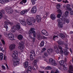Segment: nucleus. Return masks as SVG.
<instances>
[{"label": "nucleus", "mask_w": 73, "mask_h": 73, "mask_svg": "<svg viewBox=\"0 0 73 73\" xmlns=\"http://www.w3.org/2000/svg\"><path fill=\"white\" fill-rule=\"evenodd\" d=\"M24 43L23 42H20L19 44V46L18 47V48L20 49H21V51L22 52H23L24 49H25V48H24Z\"/></svg>", "instance_id": "obj_3"}, {"label": "nucleus", "mask_w": 73, "mask_h": 73, "mask_svg": "<svg viewBox=\"0 0 73 73\" xmlns=\"http://www.w3.org/2000/svg\"><path fill=\"white\" fill-rule=\"evenodd\" d=\"M70 70L69 71V72L70 73H73V72H72L71 71L73 72V67L72 65H70L69 67Z\"/></svg>", "instance_id": "obj_15"}, {"label": "nucleus", "mask_w": 73, "mask_h": 73, "mask_svg": "<svg viewBox=\"0 0 73 73\" xmlns=\"http://www.w3.org/2000/svg\"><path fill=\"white\" fill-rule=\"evenodd\" d=\"M21 73H28V70H27L26 71H25L22 72Z\"/></svg>", "instance_id": "obj_52"}, {"label": "nucleus", "mask_w": 73, "mask_h": 73, "mask_svg": "<svg viewBox=\"0 0 73 73\" xmlns=\"http://www.w3.org/2000/svg\"><path fill=\"white\" fill-rule=\"evenodd\" d=\"M64 54L65 55L67 56V55H68V54H69V52L67 51H65L64 52Z\"/></svg>", "instance_id": "obj_40"}, {"label": "nucleus", "mask_w": 73, "mask_h": 73, "mask_svg": "<svg viewBox=\"0 0 73 73\" xmlns=\"http://www.w3.org/2000/svg\"><path fill=\"white\" fill-rule=\"evenodd\" d=\"M47 51H48L49 53H51V52H52V49H48L47 50Z\"/></svg>", "instance_id": "obj_44"}, {"label": "nucleus", "mask_w": 73, "mask_h": 73, "mask_svg": "<svg viewBox=\"0 0 73 73\" xmlns=\"http://www.w3.org/2000/svg\"><path fill=\"white\" fill-rule=\"evenodd\" d=\"M58 44H59V45H63V44H64V42H62V41H61L60 40L58 41Z\"/></svg>", "instance_id": "obj_34"}, {"label": "nucleus", "mask_w": 73, "mask_h": 73, "mask_svg": "<svg viewBox=\"0 0 73 73\" xmlns=\"http://www.w3.org/2000/svg\"><path fill=\"white\" fill-rule=\"evenodd\" d=\"M4 57V54L2 52L0 53V60H3Z\"/></svg>", "instance_id": "obj_20"}, {"label": "nucleus", "mask_w": 73, "mask_h": 73, "mask_svg": "<svg viewBox=\"0 0 73 73\" xmlns=\"http://www.w3.org/2000/svg\"><path fill=\"white\" fill-rule=\"evenodd\" d=\"M29 11V10H25L21 11V15H24L25 13H27V12H28Z\"/></svg>", "instance_id": "obj_16"}, {"label": "nucleus", "mask_w": 73, "mask_h": 73, "mask_svg": "<svg viewBox=\"0 0 73 73\" xmlns=\"http://www.w3.org/2000/svg\"><path fill=\"white\" fill-rule=\"evenodd\" d=\"M36 19L38 23H40V22L41 21V17L40 15H37L36 17Z\"/></svg>", "instance_id": "obj_13"}, {"label": "nucleus", "mask_w": 73, "mask_h": 73, "mask_svg": "<svg viewBox=\"0 0 73 73\" xmlns=\"http://www.w3.org/2000/svg\"><path fill=\"white\" fill-rule=\"evenodd\" d=\"M56 38H58V36H54L53 38L54 39H55Z\"/></svg>", "instance_id": "obj_55"}, {"label": "nucleus", "mask_w": 73, "mask_h": 73, "mask_svg": "<svg viewBox=\"0 0 73 73\" xmlns=\"http://www.w3.org/2000/svg\"><path fill=\"white\" fill-rule=\"evenodd\" d=\"M23 36L21 35H19L18 36V38L19 40H22V39H23Z\"/></svg>", "instance_id": "obj_26"}, {"label": "nucleus", "mask_w": 73, "mask_h": 73, "mask_svg": "<svg viewBox=\"0 0 73 73\" xmlns=\"http://www.w3.org/2000/svg\"><path fill=\"white\" fill-rule=\"evenodd\" d=\"M57 12L58 13H61V10L58 9L57 11Z\"/></svg>", "instance_id": "obj_56"}, {"label": "nucleus", "mask_w": 73, "mask_h": 73, "mask_svg": "<svg viewBox=\"0 0 73 73\" xmlns=\"http://www.w3.org/2000/svg\"><path fill=\"white\" fill-rule=\"evenodd\" d=\"M23 1V3L25 4V3H27V0H22Z\"/></svg>", "instance_id": "obj_53"}, {"label": "nucleus", "mask_w": 73, "mask_h": 73, "mask_svg": "<svg viewBox=\"0 0 73 73\" xmlns=\"http://www.w3.org/2000/svg\"><path fill=\"white\" fill-rule=\"evenodd\" d=\"M64 66V67L63 68V70H67V68H66V67H65V66Z\"/></svg>", "instance_id": "obj_59"}, {"label": "nucleus", "mask_w": 73, "mask_h": 73, "mask_svg": "<svg viewBox=\"0 0 73 73\" xmlns=\"http://www.w3.org/2000/svg\"><path fill=\"white\" fill-rule=\"evenodd\" d=\"M38 62V60L37 59H36V60H34V66L33 67V69L35 70L36 69V68H35V66L36 67V69H37V63Z\"/></svg>", "instance_id": "obj_7"}, {"label": "nucleus", "mask_w": 73, "mask_h": 73, "mask_svg": "<svg viewBox=\"0 0 73 73\" xmlns=\"http://www.w3.org/2000/svg\"><path fill=\"white\" fill-rule=\"evenodd\" d=\"M12 56L13 58V60L14 61V66H17L18 64H19V61H20V59L17 57V56H18V52L17 51H13Z\"/></svg>", "instance_id": "obj_1"}, {"label": "nucleus", "mask_w": 73, "mask_h": 73, "mask_svg": "<svg viewBox=\"0 0 73 73\" xmlns=\"http://www.w3.org/2000/svg\"><path fill=\"white\" fill-rule=\"evenodd\" d=\"M49 62H51L52 64L53 62H54V60H53L52 58H50L49 60Z\"/></svg>", "instance_id": "obj_37"}, {"label": "nucleus", "mask_w": 73, "mask_h": 73, "mask_svg": "<svg viewBox=\"0 0 73 73\" xmlns=\"http://www.w3.org/2000/svg\"><path fill=\"white\" fill-rule=\"evenodd\" d=\"M46 17H47V16L45 15H44L43 16V19H46Z\"/></svg>", "instance_id": "obj_62"}, {"label": "nucleus", "mask_w": 73, "mask_h": 73, "mask_svg": "<svg viewBox=\"0 0 73 73\" xmlns=\"http://www.w3.org/2000/svg\"><path fill=\"white\" fill-rule=\"evenodd\" d=\"M50 18L52 20H55L56 19V16L54 13H52L50 15Z\"/></svg>", "instance_id": "obj_14"}, {"label": "nucleus", "mask_w": 73, "mask_h": 73, "mask_svg": "<svg viewBox=\"0 0 73 73\" xmlns=\"http://www.w3.org/2000/svg\"><path fill=\"white\" fill-rule=\"evenodd\" d=\"M1 41L3 43V44L4 45H5V41L3 39H1Z\"/></svg>", "instance_id": "obj_45"}, {"label": "nucleus", "mask_w": 73, "mask_h": 73, "mask_svg": "<svg viewBox=\"0 0 73 73\" xmlns=\"http://www.w3.org/2000/svg\"><path fill=\"white\" fill-rule=\"evenodd\" d=\"M4 28L5 29L6 31H8V25L5 24L4 25Z\"/></svg>", "instance_id": "obj_27"}, {"label": "nucleus", "mask_w": 73, "mask_h": 73, "mask_svg": "<svg viewBox=\"0 0 73 73\" xmlns=\"http://www.w3.org/2000/svg\"><path fill=\"white\" fill-rule=\"evenodd\" d=\"M28 70L29 71L31 72V71L32 70V66H29L28 68Z\"/></svg>", "instance_id": "obj_36"}, {"label": "nucleus", "mask_w": 73, "mask_h": 73, "mask_svg": "<svg viewBox=\"0 0 73 73\" xmlns=\"http://www.w3.org/2000/svg\"><path fill=\"white\" fill-rule=\"evenodd\" d=\"M27 23L28 25H31L32 24V22L29 19L27 20Z\"/></svg>", "instance_id": "obj_21"}, {"label": "nucleus", "mask_w": 73, "mask_h": 73, "mask_svg": "<svg viewBox=\"0 0 73 73\" xmlns=\"http://www.w3.org/2000/svg\"><path fill=\"white\" fill-rule=\"evenodd\" d=\"M3 48H1V47H0V50H1V51H2V50H3Z\"/></svg>", "instance_id": "obj_63"}, {"label": "nucleus", "mask_w": 73, "mask_h": 73, "mask_svg": "<svg viewBox=\"0 0 73 73\" xmlns=\"http://www.w3.org/2000/svg\"><path fill=\"white\" fill-rule=\"evenodd\" d=\"M9 1V0H5V3H8Z\"/></svg>", "instance_id": "obj_60"}, {"label": "nucleus", "mask_w": 73, "mask_h": 73, "mask_svg": "<svg viewBox=\"0 0 73 73\" xmlns=\"http://www.w3.org/2000/svg\"><path fill=\"white\" fill-rule=\"evenodd\" d=\"M44 13L45 14V15H46V16H48V15H49V12L48 11L45 12Z\"/></svg>", "instance_id": "obj_39"}, {"label": "nucleus", "mask_w": 73, "mask_h": 73, "mask_svg": "<svg viewBox=\"0 0 73 73\" xmlns=\"http://www.w3.org/2000/svg\"><path fill=\"white\" fill-rule=\"evenodd\" d=\"M65 49H64V50L66 51H67V49H68V47H67V46H66L65 47Z\"/></svg>", "instance_id": "obj_50"}, {"label": "nucleus", "mask_w": 73, "mask_h": 73, "mask_svg": "<svg viewBox=\"0 0 73 73\" xmlns=\"http://www.w3.org/2000/svg\"><path fill=\"white\" fill-rule=\"evenodd\" d=\"M3 17V14H2V13L0 12V19H1Z\"/></svg>", "instance_id": "obj_43"}, {"label": "nucleus", "mask_w": 73, "mask_h": 73, "mask_svg": "<svg viewBox=\"0 0 73 73\" xmlns=\"http://www.w3.org/2000/svg\"><path fill=\"white\" fill-rule=\"evenodd\" d=\"M61 19L62 20V21H63V20L64 21H66V23H69V22H70V20L69 19H66L64 18L62 16V19Z\"/></svg>", "instance_id": "obj_12"}, {"label": "nucleus", "mask_w": 73, "mask_h": 73, "mask_svg": "<svg viewBox=\"0 0 73 73\" xmlns=\"http://www.w3.org/2000/svg\"><path fill=\"white\" fill-rule=\"evenodd\" d=\"M20 23L22 25L24 26L26 25L27 24V23L25 21H21L20 22Z\"/></svg>", "instance_id": "obj_22"}, {"label": "nucleus", "mask_w": 73, "mask_h": 73, "mask_svg": "<svg viewBox=\"0 0 73 73\" xmlns=\"http://www.w3.org/2000/svg\"><path fill=\"white\" fill-rule=\"evenodd\" d=\"M0 3L1 4H5V2L4 0H0Z\"/></svg>", "instance_id": "obj_33"}, {"label": "nucleus", "mask_w": 73, "mask_h": 73, "mask_svg": "<svg viewBox=\"0 0 73 73\" xmlns=\"http://www.w3.org/2000/svg\"><path fill=\"white\" fill-rule=\"evenodd\" d=\"M6 11L8 13H12V10L11 9H7L6 10Z\"/></svg>", "instance_id": "obj_18"}, {"label": "nucleus", "mask_w": 73, "mask_h": 73, "mask_svg": "<svg viewBox=\"0 0 73 73\" xmlns=\"http://www.w3.org/2000/svg\"><path fill=\"white\" fill-rule=\"evenodd\" d=\"M70 5L69 4L67 5L66 6V7L67 9H68L69 11H72V9L70 8Z\"/></svg>", "instance_id": "obj_29"}, {"label": "nucleus", "mask_w": 73, "mask_h": 73, "mask_svg": "<svg viewBox=\"0 0 73 73\" xmlns=\"http://www.w3.org/2000/svg\"><path fill=\"white\" fill-rule=\"evenodd\" d=\"M5 24H10V25H12V23L10 21L8 20H7L5 22Z\"/></svg>", "instance_id": "obj_28"}, {"label": "nucleus", "mask_w": 73, "mask_h": 73, "mask_svg": "<svg viewBox=\"0 0 73 73\" xmlns=\"http://www.w3.org/2000/svg\"><path fill=\"white\" fill-rule=\"evenodd\" d=\"M60 5L59 4H58L56 5V7L57 9H59V8H60Z\"/></svg>", "instance_id": "obj_41"}, {"label": "nucleus", "mask_w": 73, "mask_h": 73, "mask_svg": "<svg viewBox=\"0 0 73 73\" xmlns=\"http://www.w3.org/2000/svg\"><path fill=\"white\" fill-rule=\"evenodd\" d=\"M59 36H60V37L62 38H64V37H65V36L62 34H60Z\"/></svg>", "instance_id": "obj_38"}, {"label": "nucleus", "mask_w": 73, "mask_h": 73, "mask_svg": "<svg viewBox=\"0 0 73 73\" xmlns=\"http://www.w3.org/2000/svg\"><path fill=\"white\" fill-rule=\"evenodd\" d=\"M16 45L15 44H11L9 46V49L11 51L15 48Z\"/></svg>", "instance_id": "obj_9"}, {"label": "nucleus", "mask_w": 73, "mask_h": 73, "mask_svg": "<svg viewBox=\"0 0 73 73\" xmlns=\"http://www.w3.org/2000/svg\"><path fill=\"white\" fill-rule=\"evenodd\" d=\"M2 68L3 69H5V67L4 66L2 65L1 66Z\"/></svg>", "instance_id": "obj_54"}, {"label": "nucleus", "mask_w": 73, "mask_h": 73, "mask_svg": "<svg viewBox=\"0 0 73 73\" xmlns=\"http://www.w3.org/2000/svg\"><path fill=\"white\" fill-rule=\"evenodd\" d=\"M57 21L58 22V27L60 28H62L63 27V23L62 21V20L61 19H57Z\"/></svg>", "instance_id": "obj_5"}, {"label": "nucleus", "mask_w": 73, "mask_h": 73, "mask_svg": "<svg viewBox=\"0 0 73 73\" xmlns=\"http://www.w3.org/2000/svg\"><path fill=\"white\" fill-rule=\"evenodd\" d=\"M35 29L34 28H32L31 29V30L29 31V34H30L32 33H33V36L34 37H36V33L35 32Z\"/></svg>", "instance_id": "obj_4"}, {"label": "nucleus", "mask_w": 73, "mask_h": 73, "mask_svg": "<svg viewBox=\"0 0 73 73\" xmlns=\"http://www.w3.org/2000/svg\"><path fill=\"white\" fill-rule=\"evenodd\" d=\"M51 64H52V65L54 66L56 65H57V63H56V62H55V60H54V62H52L51 63Z\"/></svg>", "instance_id": "obj_42"}, {"label": "nucleus", "mask_w": 73, "mask_h": 73, "mask_svg": "<svg viewBox=\"0 0 73 73\" xmlns=\"http://www.w3.org/2000/svg\"><path fill=\"white\" fill-rule=\"evenodd\" d=\"M68 15H69V12L67 11H65L64 15V16H65V17H68Z\"/></svg>", "instance_id": "obj_24"}, {"label": "nucleus", "mask_w": 73, "mask_h": 73, "mask_svg": "<svg viewBox=\"0 0 73 73\" xmlns=\"http://www.w3.org/2000/svg\"><path fill=\"white\" fill-rule=\"evenodd\" d=\"M59 64L60 65H62L63 64H64V60H61L59 62Z\"/></svg>", "instance_id": "obj_35"}, {"label": "nucleus", "mask_w": 73, "mask_h": 73, "mask_svg": "<svg viewBox=\"0 0 73 73\" xmlns=\"http://www.w3.org/2000/svg\"><path fill=\"white\" fill-rule=\"evenodd\" d=\"M37 11V8L36 6H34L32 9L31 12L33 13H35Z\"/></svg>", "instance_id": "obj_11"}, {"label": "nucleus", "mask_w": 73, "mask_h": 73, "mask_svg": "<svg viewBox=\"0 0 73 73\" xmlns=\"http://www.w3.org/2000/svg\"><path fill=\"white\" fill-rule=\"evenodd\" d=\"M42 34L43 35H45V36H48V33L45 30H43L41 31Z\"/></svg>", "instance_id": "obj_10"}, {"label": "nucleus", "mask_w": 73, "mask_h": 73, "mask_svg": "<svg viewBox=\"0 0 73 73\" xmlns=\"http://www.w3.org/2000/svg\"><path fill=\"white\" fill-rule=\"evenodd\" d=\"M3 59L5 60H7V57L6 56H5V55L4 56V58H3Z\"/></svg>", "instance_id": "obj_58"}, {"label": "nucleus", "mask_w": 73, "mask_h": 73, "mask_svg": "<svg viewBox=\"0 0 73 73\" xmlns=\"http://www.w3.org/2000/svg\"><path fill=\"white\" fill-rule=\"evenodd\" d=\"M56 53H60V50L58 49H57L56 51Z\"/></svg>", "instance_id": "obj_51"}, {"label": "nucleus", "mask_w": 73, "mask_h": 73, "mask_svg": "<svg viewBox=\"0 0 73 73\" xmlns=\"http://www.w3.org/2000/svg\"><path fill=\"white\" fill-rule=\"evenodd\" d=\"M15 31L16 30L15 29V26L13 27L11 30V32L13 33L15 32Z\"/></svg>", "instance_id": "obj_25"}, {"label": "nucleus", "mask_w": 73, "mask_h": 73, "mask_svg": "<svg viewBox=\"0 0 73 73\" xmlns=\"http://www.w3.org/2000/svg\"><path fill=\"white\" fill-rule=\"evenodd\" d=\"M70 14L71 15H73V11H70Z\"/></svg>", "instance_id": "obj_57"}, {"label": "nucleus", "mask_w": 73, "mask_h": 73, "mask_svg": "<svg viewBox=\"0 0 73 73\" xmlns=\"http://www.w3.org/2000/svg\"><path fill=\"white\" fill-rule=\"evenodd\" d=\"M31 54L30 55V59L31 60H33L34 58H33V56H35V54L34 51L32 50L30 52Z\"/></svg>", "instance_id": "obj_6"}, {"label": "nucleus", "mask_w": 73, "mask_h": 73, "mask_svg": "<svg viewBox=\"0 0 73 73\" xmlns=\"http://www.w3.org/2000/svg\"><path fill=\"white\" fill-rule=\"evenodd\" d=\"M37 38L38 40H40L41 38H42V39L44 38H46V37L44 36H42L41 37V36H40V33H39L38 34H37Z\"/></svg>", "instance_id": "obj_8"}, {"label": "nucleus", "mask_w": 73, "mask_h": 73, "mask_svg": "<svg viewBox=\"0 0 73 73\" xmlns=\"http://www.w3.org/2000/svg\"><path fill=\"white\" fill-rule=\"evenodd\" d=\"M59 49H60V52L61 54H62L64 53V52L63 50H62V47L60 46H59Z\"/></svg>", "instance_id": "obj_23"}, {"label": "nucleus", "mask_w": 73, "mask_h": 73, "mask_svg": "<svg viewBox=\"0 0 73 73\" xmlns=\"http://www.w3.org/2000/svg\"><path fill=\"white\" fill-rule=\"evenodd\" d=\"M31 20L32 21H33V23H35V22H36V19H35L33 18H32Z\"/></svg>", "instance_id": "obj_46"}, {"label": "nucleus", "mask_w": 73, "mask_h": 73, "mask_svg": "<svg viewBox=\"0 0 73 73\" xmlns=\"http://www.w3.org/2000/svg\"><path fill=\"white\" fill-rule=\"evenodd\" d=\"M4 35L6 37H7L9 39L11 40H15L14 35L11 33H10L8 34L7 33H4Z\"/></svg>", "instance_id": "obj_2"}, {"label": "nucleus", "mask_w": 73, "mask_h": 73, "mask_svg": "<svg viewBox=\"0 0 73 73\" xmlns=\"http://www.w3.org/2000/svg\"><path fill=\"white\" fill-rule=\"evenodd\" d=\"M15 27L16 29V30H17V31H19V29H20V26L19 24H17L15 25Z\"/></svg>", "instance_id": "obj_17"}, {"label": "nucleus", "mask_w": 73, "mask_h": 73, "mask_svg": "<svg viewBox=\"0 0 73 73\" xmlns=\"http://www.w3.org/2000/svg\"><path fill=\"white\" fill-rule=\"evenodd\" d=\"M52 69V68L50 67V66H47L45 68V69L46 70H50Z\"/></svg>", "instance_id": "obj_31"}, {"label": "nucleus", "mask_w": 73, "mask_h": 73, "mask_svg": "<svg viewBox=\"0 0 73 73\" xmlns=\"http://www.w3.org/2000/svg\"><path fill=\"white\" fill-rule=\"evenodd\" d=\"M24 3L23 1H22L21 2H20V4H23Z\"/></svg>", "instance_id": "obj_61"}, {"label": "nucleus", "mask_w": 73, "mask_h": 73, "mask_svg": "<svg viewBox=\"0 0 73 73\" xmlns=\"http://www.w3.org/2000/svg\"><path fill=\"white\" fill-rule=\"evenodd\" d=\"M61 15H60V14H58L57 15V17H58V18H60L61 17Z\"/></svg>", "instance_id": "obj_48"}, {"label": "nucleus", "mask_w": 73, "mask_h": 73, "mask_svg": "<svg viewBox=\"0 0 73 73\" xmlns=\"http://www.w3.org/2000/svg\"><path fill=\"white\" fill-rule=\"evenodd\" d=\"M46 50V48H43L42 50V52H44L45 50Z\"/></svg>", "instance_id": "obj_47"}, {"label": "nucleus", "mask_w": 73, "mask_h": 73, "mask_svg": "<svg viewBox=\"0 0 73 73\" xmlns=\"http://www.w3.org/2000/svg\"><path fill=\"white\" fill-rule=\"evenodd\" d=\"M44 41H42L41 42L40 44V46L41 47H42V46H44Z\"/></svg>", "instance_id": "obj_30"}, {"label": "nucleus", "mask_w": 73, "mask_h": 73, "mask_svg": "<svg viewBox=\"0 0 73 73\" xmlns=\"http://www.w3.org/2000/svg\"><path fill=\"white\" fill-rule=\"evenodd\" d=\"M36 0H31V1L32 2L33 5L35 4V3H36Z\"/></svg>", "instance_id": "obj_32"}, {"label": "nucleus", "mask_w": 73, "mask_h": 73, "mask_svg": "<svg viewBox=\"0 0 73 73\" xmlns=\"http://www.w3.org/2000/svg\"><path fill=\"white\" fill-rule=\"evenodd\" d=\"M44 55H45V56H48V54H47L46 53H44Z\"/></svg>", "instance_id": "obj_64"}, {"label": "nucleus", "mask_w": 73, "mask_h": 73, "mask_svg": "<svg viewBox=\"0 0 73 73\" xmlns=\"http://www.w3.org/2000/svg\"><path fill=\"white\" fill-rule=\"evenodd\" d=\"M63 3H68V1L67 0H66V1H64V0L63 1Z\"/></svg>", "instance_id": "obj_49"}, {"label": "nucleus", "mask_w": 73, "mask_h": 73, "mask_svg": "<svg viewBox=\"0 0 73 73\" xmlns=\"http://www.w3.org/2000/svg\"><path fill=\"white\" fill-rule=\"evenodd\" d=\"M23 65L25 68H27L28 66V62H26L24 63Z\"/></svg>", "instance_id": "obj_19"}]
</instances>
